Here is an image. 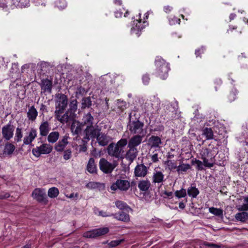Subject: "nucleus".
Masks as SVG:
<instances>
[{
	"instance_id": "f257e3e1",
	"label": "nucleus",
	"mask_w": 248,
	"mask_h": 248,
	"mask_svg": "<svg viewBox=\"0 0 248 248\" xmlns=\"http://www.w3.org/2000/svg\"><path fill=\"white\" fill-rule=\"evenodd\" d=\"M127 144L126 139H122L116 144L110 143L108 148L109 155L117 158L122 157L124 153V148Z\"/></svg>"
},
{
	"instance_id": "f03ea898",
	"label": "nucleus",
	"mask_w": 248,
	"mask_h": 248,
	"mask_svg": "<svg viewBox=\"0 0 248 248\" xmlns=\"http://www.w3.org/2000/svg\"><path fill=\"white\" fill-rule=\"evenodd\" d=\"M156 74L163 79L168 77V72L170 70L169 64L160 56H157L155 60Z\"/></svg>"
},
{
	"instance_id": "7ed1b4c3",
	"label": "nucleus",
	"mask_w": 248,
	"mask_h": 248,
	"mask_svg": "<svg viewBox=\"0 0 248 248\" xmlns=\"http://www.w3.org/2000/svg\"><path fill=\"white\" fill-rule=\"evenodd\" d=\"M144 124L139 120L131 121L130 120L127 128L132 135H145L146 130L144 129Z\"/></svg>"
},
{
	"instance_id": "20e7f679",
	"label": "nucleus",
	"mask_w": 248,
	"mask_h": 248,
	"mask_svg": "<svg viewBox=\"0 0 248 248\" xmlns=\"http://www.w3.org/2000/svg\"><path fill=\"white\" fill-rule=\"evenodd\" d=\"M200 155L203 160V165L205 167L211 168L214 166L215 163V155L211 151L207 148H202Z\"/></svg>"
},
{
	"instance_id": "39448f33",
	"label": "nucleus",
	"mask_w": 248,
	"mask_h": 248,
	"mask_svg": "<svg viewBox=\"0 0 248 248\" xmlns=\"http://www.w3.org/2000/svg\"><path fill=\"white\" fill-rule=\"evenodd\" d=\"M99 133L100 130L96 125L87 126L83 131L84 137L82 141L84 142L86 140L87 142L90 139L95 138Z\"/></svg>"
},
{
	"instance_id": "423d86ee",
	"label": "nucleus",
	"mask_w": 248,
	"mask_h": 248,
	"mask_svg": "<svg viewBox=\"0 0 248 248\" xmlns=\"http://www.w3.org/2000/svg\"><path fill=\"white\" fill-rule=\"evenodd\" d=\"M32 198L39 202L44 204H47L48 201L44 188H36L31 193Z\"/></svg>"
},
{
	"instance_id": "0eeeda50",
	"label": "nucleus",
	"mask_w": 248,
	"mask_h": 248,
	"mask_svg": "<svg viewBox=\"0 0 248 248\" xmlns=\"http://www.w3.org/2000/svg\"><path fill=\"white\" fill-rule=\"evenodd\" d=\"M68 99L66 95L63 94H61L57 98L56 101V110L55 113H61L65 110L67 106Z\"/></svg>"
},
{
	"instance_id": "6e6552de",
	"label": "nucleus",
	"mask_w": 248,
	"mask_h": 248,
	"mask_svg": "<svg viewBox=\"0 0 248 248\" xmlns=\"http://www.w3.org/2000/svg\"><path fill=\"white\" fill-rule=\"evenodd\" d=\"M130 182L125 179H117L116 181L112 184L110 189L112 190H120L121 191H127L130 187Z\"/></svg>"
},
{
	"instance_id": "1a4fd4ad",
	"label": "nucleus",
	"mask_w": 248,
	"mask_h": 248,
	"mask_svg": "<svg viewBox=\"0 0 248 248\" xmlns=\"http://www.w3.org/2000/svg\"><path fill=\"white\" fill-rule=\"evenodd\" d=\"M100 169L105 173H111L117 165V163H111L105 158H101L99 161Z\"/></svg>"
},
{
	"instance_id": "9d476101",
	"label": "nucleus",
	"mask_w": 248,
	"mask_h": 248,
	"mask_svg": "<svg viewBox=\"0 0 248 248\" xmlns=\"http://www.w3.org/2000/svg\"><path fill=\"white\" fill-rule=\"evenodd\" d=\"M52 146L49 144L44 143L39 147L33 149L32 154L36 156L39 157L42 154H48L52 150Z\"/></svg>"
},
{
	"instance_id": "9b49d317",
	"label": "nucleus",
	"mask_w": 248,
	"mask_h": 248,
	"mask_svg": "<svg viewBox=\"0 0 248 248\" xmlns=\"http://www.w3.org/2000/svg\"><path fill=\"white\" fill-rule=\"evenodd\" d=\"M109 231L108 228L94 229L84 233L83 236L86 238H94L107 233Z\"/></svg>"
},
{
	"instance_id": "f8f14e48",
	"label": "nucleus",
	"mask_w": 248,
	"mask_h": 248,
	"mask_svg": "<svg viewBox=\"0 0 248 248\" xmlns=\"http://www.w3.org/2000/svg\"><path fill=\"white\" fill-rule=\"evenodd\" d=\"M15 127L11 124H8L4 125L1 128V133L2 137L6 140H9L12 139L14 135Z\"/></svg>"
},
{
	"instance_id": "ddd939ff",
	"label": "nucleus",
	"mask_w": 248,
	"mask_h": 248,
	"mask_svg": "<svg viewBox=\"0 0 248 248\" xmlns=\"http://www.w3.org/2000/svg\"><path fill=\"white\" fill-rule=\"evenodd\" d=\"M55 114L57 119L62 124L66 123L75 118L73 113H72L68 110L64 113V111H62L61 113H55Z\"/></svg>"
},
{
	"instance_id": "4468645a",
	"label": "nucleus",
	"mask_w": 248,
	"mask_h": 248,
	"mask_svg": "<svg viewBox=\"0 0 248 248\" xmlns=\"http://www.w3.org/2000/svg\"><path fill=\"white\" fill-rule=\"evenodd\" d=\"M160 104V100L155 96L151 97L145 103L147 110L152 111L154 109H157Z\"/></svg>"
},
{
	"instance_id": "2eb2a0df",
	"label": "nucleus",
	"mask_w": 248,
	"mask_h": 248,
	"mask_svg": "<svg viewBox=\"0 0 248 248\" xmlns=\"http://www.w3.org/2000/svg\"><path fill=\"white\" fill-rule=\"evenodd\" d=\"M37 137V131L34 128H31L27 133L23 139V143L26 145H30Z\"/></svg>"
},
{
	"instance_id": "dca6fc26",
	"label": "nucleus",
	"mask_w": 248,
	"mask_h": 248,
	"mask_svg": "<svg viewBox=\"0 0 248 248\" xmlns=\"http://www.w3.org/2000/svg\"><path fill=\"white\" fill-rule=\"evenodd\" d=\"M144 136L142 135H134L129 140L128 143V147L136 148L137 146L141 143Z\"/></svg>"
},
{
	"instance_id": "f3484780",
	"label": "nucleus",
	"mask_w": 248,
	"mask_h": 248,
	"mask_svg": "<svg viewBox=\"0 0 248 248\" xmlns=\"http://www.w3.org/2000/svg\"><path fill=\"white\" fill-rule=\"evenodd\" d=\"M164 175L163 172L158 170V169H155L152 175V183H161L164 181Z\"/></svg>"
},
{
	"instance_id": "a211bd4d",
	"label": "nucleus",
	"mask_w": 248,
	"mask_h": 248,
	"mask_svg": "<svg viewBox=\"0 0 248 248\" xmlns=\"http://www.w3.org/2000/svg\"><path fill=\"white\" fill-rule=\"evenodd\" d=\"M69 137L68 136L65 135L62 137V139L59 140V142L55 146V149L57 152H62L63 151L66 146L68 143V139Z\"/></svg>"
},
{
	"instance_id": "6ab92c4d",
	"label": "nucleus",
	"mask_w": 248,
	"mask_h": 248,
	"mask_svg": "<svg viewBox=\"0 0 248 248\" xmlns=\"http://www.w3.org/2000/svg\"><path fill=\"white\" fill-rule=\"evenodd\" d=\"M147 168L144 165H138L135 168V175L136 177H144L147 174Z\"/></svg>"
},
{
	"instance_id": "aec40b11",
	"label": "nucleus",
	"mask_w": 248,
	"mask_h": 248,
	"mask_svg": "<svg viewBox=\"0 0 248 248\" xmlns=\"http://www.w3.org/2000/svg\"><path fill=\"white\" fill-rule=\"evenodd\" d=\"M83 125L79 121H74L71 126V130L73 135H79L82 131Z\"/></svg>"
},
{
	"instance_id": "412c9836",
	"label": "nucleus",
	"mask_w": 248,
	"mask_h": 248,
	"mask_svg": "<svg viewBox=\"0 0 248 248\" xmlns=\"http://www.w3.org/2000/svg\"><path fill=\"white\" fill-rule=\"evenodd\" d=\"M94 118L93 116L90 113H88L82 117L81 123L84 126H92L93 124Z\"/></svg>"
},
{
	"instance_id": "4be33fe9",
	"label": "nucleus",
	"mask_w": 248,
	"mask_h": 248,
	"mask_svg": "<svg viewBox=\"0 0 248 248\" xmlns=\"http://www.w3.org/2000/svg\"><path fill=\"white\" fill-rule=\"evenodd\" d=\"M134 25L135 24V25L131 28V32L132 34H135L138 36H139L141 30L143 28L141 23V19L137 20L136 21H134Z\"/></svg>"
},
{
	"instance_id": "5701e85b",
	"label": "nucleus",
	"mask_w": 248,
	"mask_h": 248,
	"mask_svg": "<svg viewBox=\"0 0 248 248\" xmlns=\"http://www.w3.org/2000/svg\"><path fill=\"white\" fill-rule=\"evenodd\" d=\"M98 143L100 145L105 146L110 140L111 138L105 134H98L96 137Z\"/></svg>"
},
{
	"instance_id": "b1692460",
	"label": "nucleus",
	"mask_w": 248,
	"mask_h": 248,
	"mask_svg": "<svg viewBox=\"0 0 248 248\" xmlns=\"http://www.w3.org/2000/svg\"><path fill=\"white\" fill-rule=\"evenodd\" d=\"M50 130V125L48 122H43L39 127L40 134L42 136H46Z\"/></svg>"
},
{
	"instance_id": "393cba45",
	"label": "nucleus",
	"mask_w": 248,
	"mask_h": 248,
	"mask_svg": "<svg viewBox=\"0 0 248 248\" xmlns=\"http://www.w3.org/2000/svg\"><path fill=\"white\" fill-rule=\"evenodd\" d=\"M115 218L118 220L127 222L129 221L130 217L128 214H126L124 212H120L118 213L115 214H112Z\"/></svg>"
},
{
	"instance_id": "a878e982",
	"label": "nucleus",
	"mask_w": 248,
	"mask_h": 248,
	"mask_svg": "<svg viewBox=\"0 0 248 248\" xmlns=\"http://www.w3.org/2000/svg\"><path fill=\"white\" fill-rule=\"evenodd\" d=\"M52 82L49 80H44L41 86L42 92L50 93L52 90Z\"/></svg>"
},
{
	"instance_id": "bb28decb",
	"label": "nucleus",
	"mask_w": 248,
	"mask_h": 248,
	"mask_svg": "<svg viewBox=\"0 0 248 248\" xmlns=\"http://www.w3.org/2000/svg\"><path fill=\"white\" fill-rule=\"evenodd\" d=\"M149 143L152 147H158L161 143V140L159 137L152 136L149 139Z\"/></svg>"
},
{
	"instance_id": "cd10ccee",
	"label": "nucleus",
	"mask_w": 248,
	"mask_h": 248,
	"mask_svg": "<svg viewBox=\"0 0 248 248\" xmlns=\"http://www.w3.org/2000/svg\"><path fill=\"white\" fill-rule=\"evenodd\" d=\"M38 115V112L34 106H31L27 112V117L29 120L34 121Z\"/></svg>"
},
{
	"instance_id": "c85d7f7f",
	"label": "nucleus",
	"mask_w": 248,
	"mask_h": 248,
	"mask_svg": "<svg viewBox=\"0 0 248 248\" xmlns=\"http://www.w3.org/2000/svg\"><path fill=\"white\" fill-rule=\"evenodd\" d=\"M129 150L126 153V157L130 160H133L137 156L138 150L136 148L128 147Z\"/></svg>"
},
{
	"instance_id": "c756f323",
	"label": "nucleus",
	"mask_w": 248,
	"mask_h": 248,
	"mask_svg": "<svg viewBox=\"0 0 248 248\" xmlns=\"http://www.w3.org/2000/svg\"><path fill=\"white\" fill-rule=\"evenodd\" d=\"M234 217L237 221L245 222L248 220V213L241 211L236 214Z\"/></svg>"
},
{
	"instance_id": "7c9ffc66",
	"label": "nucleus",
	"mask_w": 248,
	"mask_h": 248,
	"mask_svg": "<svg viewBox=\"0 0 248 248\" xmlns=\"http://www.w3.org/2000/svg\"><path fill=\"white\" fill-rule=\"evenodd\" d=\"M151 184L148 180H142L139 182L138 184L139 188L142 191H146L148 190Z\"/></svg>"
},
{
	"instance_id": "2f4dec72",
	"label": "nucleus",
	"mask_w": 248,
	"mask_h": 248,
	"mask_svg": "<svg viewBox=\"0 0 248 248\" xmlns=\"http://www.w3.org/2000/svg\"><path fill=\"white\" fill-rule=\"evenodd\" d=\"M87 170L91 173L96 172V167L94 163V160L93 158H90L87 166Z\"/></svg>"
},
{
	"instance_id": "473e14b6",
	"label": "nucleus",
	"mask_w": 248,
	"mask_h": 248,
	"mask_svg": "<svg viewBox=\"0 0 248 248\" xmlns=\"http://www.w3.org/2000/svg\"><path fill=\"white\" fill-rule=\"evenodd\" d=\"M59 136L60 134L58 132H52L48 135L47 140L49 143H54L57 141Z\"/></svg>"
},
{
	"instance_id": "72a5a7b5",
	"label": "nucleus",
	"mask_w": 248,
	"mask_h": 248,
	"mask_svg": "<svg viewBox=\"0 0 248 248\" xmlns=\"http://www.w3.org/2000/svg\"><path fill=\"white\" fill-rule=\"evenodd\" d=\"M199 194V191L195 186H191L187 189V194L193 198H196Z\"/></svg>"
},
{
	"instance_id": "f704fd0d",
	"label": "nucleus",
	"mask_w": 248,
	"mask_h": 248,
	"mask_svg": "<svg viewBox=\"0 0 248 248\" xmlns=\"http://www.w3.org/2000/svg\"><path fill=\"white\" fill-rule=\"evenodd\" d=\"M209 211L210 213L220 217L221 218L223 217V211L222 209L215 207H210L209 208Z\"/></svg>"
},
{
	"instance_id": "c9c22d12",
	"label": "nucleus",
	"mask_w": 248,
	"mask_h": 248,
	"mask_svg": "<svg viewBox=\"0 0 248 248\" xmlns=\"http://www.w3.org/2000/svg\"><path fill=\"white\" fill-rule=\"evenodd\" d=\"M115 205L120 210H131L130 207L126 203L121 201H116Z\"/></svg>"
},
{
	"instance_id": "e433bc0d",
	"label": "nucleus",
	"mask_w": 248,
	"mask_h": 248,
	"mask_svg": "<svg viewBox=\"0 0 248 248\" xmlns=\"http://www.w3.org/2000/svg\"><path fill=\"white\" fill-rule=\"evenodd\" d=\"M47 194L50 198H55L59 195V190L57 187H52L48 190Z\"/></svg>"
},
{
	"instance_id": "4c0bfd02",
	"label": "nucleus",
	"mask_w": 248,
	"mask_h": 248,
	"mask_svg": "<svg viewBox=\"0 0 248 248\" xmlns=\"http://www.w3.org/2000/svg\"><path fill=\"white\" fill-rule=\"evenodd\" d=\"M15 150V146L12 143H8L5 145L4 153L6 155H11L14 152Z\"/></svg>"
},
{
	"instance_id": "58836bf2",
	"label": "nucleus",
	"mask_w": 248,
	"mask_h": 248,
	"mask_svg": "<svg viewBox=\"0 0 248 248\" xmlns=\"http://www.w3.org/2000/svg\"><path fill=\"white\" fill-rule=\"evenodd\" d=\"M202 134L206 137V140H209L213 139L214 134L211 128H205L203 129Z\"/></svg>"
},
{
	"instance_id": "ea45409f",
	"label": "nucleus",
	"mask_w": 248,
	"mask_h": 248,
	"mask_svg": "<svg viewBox=\"0 0 248 248\" xmlns=\"http://www.w3.org/2000/svg\"><path fill=\"white\" fill-rule=\"evenodd\" d=\"M77 110V101L76 99L72 100L70 103L69 108L68 109L72 113H73L74 116H76L75 112Z\"/></svg>"
},
{
	"instance_id": "a19ab883",
	"label": "nucleus",
	"mask_w": 248,
	"mask_h": 248,
	"mask_svg": "<svg viewBox=\"0 0 248 248\" xmlns=\"http://www.w3.org/2000/svg\"><path fill=\"white\" fill-rule=\"evenodd\" d=\"M245 203L242 205H239L237 207V209L239 211H245L248 210V197L244 199Z\"/></svg>"
},
{
	"instance_id": "79ce46f5",
	"label": "nucleus",
	"mask_w": 248,
	"mask_h": 248,
	"mask_svg": "<svg viewBox=\"0 0 248 248\" xmlns=\"http://www.w3.org/2000/svg\"><path fill=\"white\" fill-rule=\"evenodd\" d=\"M165 164L166 165L167 168L170 170H172L175 169H177V166L176 163L173 162L171 160H168L165 162Z\"/></svg>"
},
{
	"instance_id": "37998d69",
	"label": "nucleus",
	"mask_w": 248,
	"mask_h": 248,
	"mask_svg": "<svg viewBox=\"0 0 248 248\" xmlns=\"http://www.w3.org/2000/svg\"><path fill=\"white\" fill-rule=\"evenodd\" d=\"M190 169V166L189 164H182L177 167V171L178 173L182 171H186Z\"/></svg>"
},
{
	"instance_id": "c03bdc74",
	"label": "nucleus",
	"mask_w": 248,
	"mask_h": 248,
	"mask_svg": "<svg viewBox=\"0 0 248 248\" xmlns=\"http://www.w3.org/2000/svg\"><path fill=\"white\" fill-rule=\"evenodd\" d=\"M23 137L22 129L20 128L17 127L16 129L15 134V140L17 142L20 141Z\"/></svg>"
},
{
	"instance_id": "a18cd8bd",
	"label": "nucleus",
	"mask_w": 248,
	"mask_h": 248,
	"mask_svg": "<svg viewBox=\"0 0 248 248\" xmlns=\"http://www.w3.org/2000/svg\"><path fill=\"white\" fill-rule=\"evenodd\" d=\"M92 105V101L90 98L85 97L83 98L82 100V108H85L89 107Z\"/></svg>"
},
{
	"instance_id": "49530a36",
	"label": "nucleus",
	"mask_w": 248,
	"mask_h": 248,
	"mask_svg": "<svg viewBox=\"0 0 248 248\" xmlns=\"http://www.w3.org/2000/svg\"><path fill=\"white\" fill-rule=\"evenodd\" d=\"M84 143L82 145H77L76 150H77L79 153H84L86 152L87 148V145L86 144L85 142H87L86 140H85V141H83Z\"/></svg>"
},
{
	"instance_id": "de8ad7c7",
	"label": "nucleus",
	"mask_w": 248,
	"mask_h": 248,
	"mask_svg": "<svg viewBox=\"0 0 248 248\" xmlns=\"http://www.w3.org/2000/svg\"><path fill=\"white\" fill-rule=\"evenodd\" d=\"M186 195V190L185 189H181L180 190H177L175 192V195L178 198L185 197Z\"/></svg>"
},
{
	"instance_id": "09e8293b",
	"label": "nucleus",
	"mask_w": 248,
	"mask_h": 248,
	"mask_svg": "<svg viewBox=\"0 0 248 248\" xmlns=\"http://www.w3.org/2000/svg\"><path fill=\"white\" fill-rule=\"evenodd\" d=\"M55 3L59 9H64L66 7V2L65 0H57Z\"/></svg>"
},
{
	"instance_id": "8fccbe9b",
	"label": "nucleus",
	"mask_w": 248,
	"mask_h": 248,
	"mask_svg": "<svg viewBox=\"0 0 248 248\" xmlns=\"http://www.w3.org/2000/svg\"><path fill=\"white\" fill-rule=\"evenodd\" d=\"M98 185L99 183H98L90 182L86 185V187L89 189H94L97 188Z\"/></svg>"
},
{
	"instance_id": "3c124183",
	"label": "nucleus",
	"mask_w": 248,
	"mask_h": 248,
	"mask_svg": "<svg viewBox=\"0 0 248 248\" xmlns=\"http://www.w3.org/2000/svg\"><path fill=\"white\" fill-rule=\"evenodd\" d=\"M123 240H113L108 243V246L110 247H114L120 245L122 242Z\"/></svg>"
},
{
	"instance_id": "603ef678",
	"label": "nucleus",
	"mask_w": 248,
	"mask_h": 248,
	"mask_svg": "<svg viewBox=\"0 0 248 248\" xmlns=\"http://www.w3.org/2000/svg\"><path fill=\"white\" fill-rule=\"evenodd\" d=\"M71 157V151L70 150H66L64 151L63 158L65 160L69 159Z\"/></svg>"
},
{
	"instance_id": "864d4df0",
	"label": "nucleus",
	"mask_w": 248,
	"mask_h": 248,
	"mask_svg": "<svg viewBox=\"0 0 248 248\" xmlns=\"http://www.w3.org/2000/svg\"><path fill=\"white\" fill-rule=\"evenodd\" d=\"M203 245L209 247L210 248H220V246L219 245L215 244L213 243H210L207 242H204L203 243Z\"/></svg>"
},
{
	"instance_id": "5fc2aeb1",
	"label": "nucleus",
	"mask_w": 248,
	"mask_h": 248,
	"mask_svg": "<svg viewBox=\"0 0 248 248\" xmlns=\"http://www.w3.org/2000/svg\"><path fill=\"white\" fill-rule=\"evenodd\" d=\"M193 163L197 165V168L198 170H202L203 169L202 161L199 160H196Z\"/></svg>"
},
{
	"instance_id": "6e6d98bb",
	"label": "nucleus",
	"mask_w": 248,
	"mask_h": 248,
	"mask_svg": "<svg viewBox=\"0 0 248 248\" xmlns=\"http://www.w3.org/2000/svg\"><path fill=\"white\" fill-rule=\"evenodd\" d=\"M142 81L145 85H147L150 81V78L149 76L147 75H144L142 78Z\"/></svg>"
},
{
	"instance_id": "4d7b16f0",
	"label": "nucleus",
	"mask_w": 248,
	"mask_h": 248,
	"mask_svg": "<svg viewBox=\"0 0 248 248\" xmlns=\"http://www.w3.org/2000/svg\"><path fill=\"white\" fill-rule=\"evenodd\" d=\"M66 196L70 199L74 198V199H78V194L77 193H72L71 194H70L69 196L66 195Z\"/></svg>"
},
{
	"instance_id": "13d9d810",
	"label": "nucleus",
	"mask_w": 248,
	"mask_h": 248,
	"mask_svg": "<svg viewBox=\"0 0 248 248\" xmlns=\"http://www.w3.org/2000/svg\"><path fill=\"white\" fill-rule=\"evenodd\" d=\"M152 160L154 162H156L158 161V155L157 154H155L152 156Z\"/></svg>"
},
{
	"instance_id": "bf43d9fd",
	"label": "nucleus",
	"mask_w": 248,
	"mask_h": 248,
	"mask_svg": "<svg viewBox=\"0 0 248 248\" xmlns=\"http://www.w3.org/2000/svg\"><path fill=\"white\" fill-rule=\"evenodd\" d=\"M10 197L9 193H6L5 194H1L0 195V199L8 198Z\"/></svg>"
},
{
	"instance_id": "052dcab7",
	"label": "nucleus",
	"mask_w": 248,
	"mask_h": 248,
	"mask_svg": "<svg viewBox=\"0 0 248 248\" xmlns=\"http://www.w3.org/2000/svg\"><path fill=\"white\" fill-rule=\"evenodd\" d=\"M99 215L100 216H101L103 217H109V216H111L110 215L108 214L106 212H104V211H100V212H99Z\"/></svg>"
},
{
	"instance_id": "680f3d73",
	"label": "nucleus",
	"mask_w": 248,
	"mask_h": 248,
	"mask_svg": "<svg viewBox=\"0 0 248 248\" xmlns=\"http://www.w3.org/2000/svg\"><path fill=\"white\" fill-rule=\"evenodd\" d=\"M234 96H235V94L234 93H230V94L229 96V98L230 101H232L235 99Z\"/></svg>"
},
{
	"instance_id": "e2e57ef3",
	"label": "nucleus",
	"mask_w": 248,
	"mask_h": 248,
	"mask_svg": "<svg viewBox=\"0 0 248 248\" xmlns=\"http://www.w3.org/2000/svg\"><path fill=\"white\" fill-rule=\"evenodd\" d=\"M172 9V7L169 6H167L164 7V10L166 13L170 12Z\"/></svg>"
},
{
	"instance_id": "0e129e2a",
	"label": "nucleus",
	"mask_w": 248,
	"mask_h": 248,
	"mask_svg": "<svg viewBox=\"0 0 248 248\" xmlns=\"http://www.w3.org/2000/svg\"><path fill=\"white\" fill-rule=\"evenodd\" d=\"M122 14H123L122 12H116L115 13V17L117 18L121 17Z\"/></svg>"
},
{
	"instance_id": "69168bd1",
	"label": "nucleus",
	"mask_w": 248,
	"mask_h": 248,
	"mask_svg": "<svg viewBox=\"0 0 248 248\" xmlns=\"http://www.w3.org/2000/svg\"><path fill=\"white\" fill-rule=\"evenodd\" d=\"M203 49L202 48L201 49H198V50H196L195 51V54L196 55V56L198 57L199 56V52L200 51H202V52H203Z\"/></svg>"
},
{
	"instance_id": "338daca9",
	"label": "nucleus",
	"mask_w": 248,
	"mask_h": 248,
	"mask_svg": "<svg viewBox=\"0 0 248 248\" xmlns=\"http://www.w3.org/2000/svg\"><path fill=\"white\" fill-rule=\"evenodd\" d=\"M179 207L180 208L183 209L185 207V205L183 202H180L179 204Z\"/></svg>"
},
{
	"instance_id": "774afa93",
	"label": "nucleus",
	"mask_w": 248,
	"mask_h": 248,
	"mask_svg": "<svg viewBox=\"0 0 248 248\" xmlns=\"http://www.w3.org/2000/svg\"><path fill=\"white\" fill-rule=\"evenodd\" d=\"M114 2L117 5H121L122 4L121 0H114Z\"/></svg>"
}]
</instances>
